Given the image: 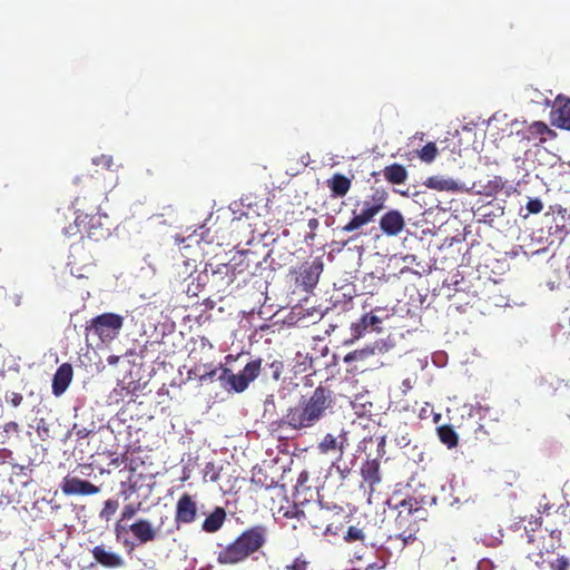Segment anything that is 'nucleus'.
<instances>
[{
	"mask_svg": "<svg viewBox=\"0 0 570 570\" xmlns=\"http://www.w3.org/2000/svg\"><path fill=\"white\" fill-rule=\"evenodd\" d=\"M389 194L384 188H374L371 195L361 203L362 208L357 213L353 210V216L347 224L341 227L343 233H355L363 226L374 220L375 216L384 209Z\"/></svg>",
	"mask_w": 570,
	"mask_h": 570,
	"instance_id": "20e7f679",
	"label": "nucleus"
},
{
	"mask_svg": "<svg viewBox=\"0 0 570 570\" xmlns=\"http://www.w3.org/2000/svg\"><path fill=\"white\" fill-rule=\"evenodd\" d=\"M557 137V132L552 130L543 121H532L527 125L522 131V139L528 141H535L543 144L548 140H552Z\"/></svg>",
	"mask_w": 570,
	"mask_h": 570,
	"instance_id": "f8f14e48",
	"label": "nucleus"
},
{
	"mask_svg": "<svg viewBox=\"0 0 570 570\" xmlns=\"http://www.w3.org/2000/svg\"><path fill=\"white\" fill-rule=\"evenodd\" d=\"M262 358L253 360L240 371L242 375L245 376L249 384L259 376L262 372Z\"/></svg>",
	"mask_w": 570,
	"mask_h": 570,
	"instance_id": "a878e982",
	"label": "nucleus"
},
{
	"mask_svg": "<svg viewBox=\"0 0 570 570\" xmlns=\"http://www.w3.org/2000/svg\"><path fill=\"white\" fill-rule=\"evenodd\" d=\"M525 208L528 213L523 217H528L529 214H539L543 209V203L539 198H529Z\"/></svg>",
	"mask_w": 570,
	"mask_h": 570,
	"instance_id": "e433bc0d",
	"label": "nucleus"
},
{
	"mask_svg": "<svg viewBox=\"0 0 570 570\" xmlns=\"http://www.w3.org/2000/svg\"><path fill=\"white\" fill-rule=\"evenodd\" d=\"M363 481L368 485L370 493H373L382 481L381 463L377 459H366L361 466Z\"/></svg>",
	"mask_w": 570,
	"mask_h": 570,
	"instance_id": "4468645a",
	"label": "nucleus"
},
{
	"mask_svg": "<svg viewBox=\"0 0 570 570\" xmlns=\"http://www.w3.org/2000/svg\"><path fill=\"white\" fill-rule=\"evenodd\" d=\"M269 529L265 524H255L225 546L217 553V562L222 566H234L244 562L252 554L261 551L268 541Z\"/></svg>",
	"mask_w": 570,
	"mask_h": 570,
	"instance_id": "7ed1b4c3",
	"label": "nucleus"
},
{
	"mask_svg": "<svg viewBox=\"0 0 570 570\" xmlns=\"http://www.w3.org/2000/svg\"><path fill=\"white\" fill-rule=\"evenodd\" d=\"M73 377V370L70 363H62L53 374L52 394L55 396L62 395L69 387Z\"/></svg>",
	"mask_w": 570,
	"mask_h": 570,
	"instance_id": "dca6fc26",
	"label": "nucleus"
},
{
	"mask_svg": "<svg viewBox=\"0 0 570 570\" xmlns=\"http://www.w3.org/2000/svg\"><path fill=\"white\" fill-rule=\"evenodd\" d=\"M145 464V462L140 459V458H129L128 460V470L131 472V473H135L136 471L139 470L140 466H142Z\"/></svg>",
	"mask_w": 570,
	"mask_h": 570,
	"instance_id": "a19ab883",
	"label": "nucleus"
},
{
	"mask_svg": "<svg viewBox=\"0 0 570 570\" xmlns=\"http://www.w3.org/2000/svg\"><path fill=\"white\" fill-rule=\"evenodd\" d=\"M330 511L327 509H324L323 507H315L312 510H308L307 512L303 510H296L294 515L298 519H302L304 522H306L311 528L315 530H322L325 529V533H336L335 531H332V525L327 524Z\"/></svg>",
	"mask_w": 570,
	"mask_h": 570,
	"instance_id": "1a4fd4ad",
	"label": "nucleus"
},
{
	"mask_svg": "<svg viewBox=\"0 0 570 570\" xmlns=\"http://www.w3.org/2000/svg\"><path fill=\"white\" fill-rule=\"evenodd\" d=\"M550 570H570V559L566 556H560L549 562Z\"/></svg>",
	"mask_w": 570,
	"mask_h": 570,
	"instance_id": "c9c22d12",
	"label": "nucleus"
},
{
	"mask_svg": "<svg viewBox=\"0 0 570 570\" xmlns=\"http://www.w3.org/2000/svg\"><path fill=\"white\" fill-rule=\"evenodd\" d=\"M266 380L277 382L284 372V362L281 358L269 356L265 366H262Z\"/></svg>",
	"mask_w": 570,
	"mask_h": 570,
	"instance_id": "5701e85b",
	"label": "nucleus"
},
{
	"mask_svg": "<svg viewBox=\"0 0 570 570\" xmlns=\"http://www.w3.org/2000/svg\"><path fill=\"white\" fill-rule=\"evenodd\" d=\"M362 317L367 328L376 330L377 325L381 323V320L371 313L364 314Z\"/></svg>",
	"mask_w": 570,
	"mask_h": 570,
	"instance_id": "ea45409f",
	"label": "nucleus"
},
{
	"mask_svg": "<svg viewBox=\"0 0 570 570\" xmlns=\"http://www.w3.org/2000/svg\"><path fill=\"white\" fill-rule=\"evenodd\" d=\"M307 480H308V472L307 471L301 472L297 478L296 488L304 487L305 483L307 482Z\"/></svg>",
	"mask_w": 570,
	"mask_h": 570,
	"instance_id": "de8ad7c7",
	"label": "nucleus"
},
{
	"mask_svg": "<svg viewBox=\"0 0 570 570\" xmlns=\"http://www.w3.org/2000/svg\"><path fill=\"white\" fill-rule=\"evenodd\" d=\"M439 154L438 147L434 142H428L422 149L417 150V155L423 163L431 164L434 161Z\"/></svg>",
	"mask_w": 570,
	"mask_h": 570,
	"instance_id": "cd10ccee",
	"label": "nucleus"
},
{
	"mask_svg": "<svg viewBox=\"0 0 570 570\" xmlns=\"http://www.w3.org/2000/svg\"><path fill=\"white\" fill-rule=\"evenodd\" d=\"M72 206L76 208L75 225L80 233H86L88 238L94 240H100L110 234L108 227H104L101 217L98 215L97 205L90 206V213H85L81 198L76 197L72 202Z\"/></svg>",
	"mask_w": 570,
	"mask_h": 570,
	"instance_id": "423d86ee",
	"label": "nucleus"
},
{
	"mask_svg": "<svg viewBox=\"0 0 570 570\" xmlns=\"http://www.w3.org/2000/svg\"><path fill=\"white\" fill-rule=\"evenodd\" d=\"M94 164L104 165L109 168L112 165V159L110 157L101 156L99 159H94Z\"/></svg>",
	"mask_w": 570,
	"mask_h": 570,
	"instance_id": "49530a36",
	"label": "nucleus"
},
{
	"mask_svg": "<svg viewBox=\"0 0 570 570\" xmlns=\"http://www.w3.org/2000/svg\"><path fill=\"white\" fill-rule=\"evenodd\" d=\"M119 528H120V525H119V523H118V524L116 525V531H117V532H118Z\"/></svg>",
	"mask_w": 570,
	"mask_h": 570,
	"instance_id": "4d7b16f0",
	"label": "nucleus"
},
{
	"mask_svg": "<svg viewBox=\"0 0 570 570\" xmlns=\"http://www.w3.org/2000/svg\"><path fill=\"white\" fill-rule=\"evenodd\" d=\"M326 186L331 191V197L343 198L352 187V179L343 174L335 173L326 180Z\"/></svg>",
	"mask_w": 570,
	"mask_h": 570,
	"instance_id": "6ab92c4d",
	"label": "nucleus"
},
{
	"mask_svg": "<svg viewBox=\"0 0 570 570\" xmlns=\"http://www.w3.org/2000/svg\"><path fill=\"white\" fill-rule=\"evenodd\" d=\"M60 489L66 495H94L100 491V489L91 482L70 475L62 479Z\"/></svg>",
	"mask_w": 570,
	"mask_h": 570,
	"instance_id": "9d476101",
	"label": "nucleus"
},
{
	"mask_svg": "<svg viewBox=\"0 0 570 570\" xmlns=\"http://www.w3.org/2000/svg\"><path fill=\"white\" fill-rule=\"evenodd\" d=\"M128 460H129V456H128V451H126L125 453H122L121 455H118V456H115L110 460V463L109 465L114 466V468H118L120 466L122 463H128Z\"/></svg>",
	"mask_w": 570,
	"mask_h": 570,
	"instance_id": "37998d69",
	"label": "nucleus"
},
{
	"mask_svg": "<svg viewBox=\"0 0 570 570\" xmlns=\"http://www.w3.org/2000/svg\"><path fill=\"white\" fill-rule=\"evenodd\" d=\"M197 502L189 493H183L176 503L175 522L177 528L180 524H190L197 520Z\"/></svg>",
	"mask_w": 570,
	"mask_h": 570,
	"instance_id": "6e6552de",
	"label": "nucleus"
},
{
	"mask_svg": "<svg viewBox=\"0 0 570 570\" xmlns=\"http://www.w3.org/2000/svg\"><path fill=\"white\" fill-rule=\"evenodd\" d=\"M318 219L317 218H311L307 223L308 228L311 229V234L306 235V239H313L315 234L314 232L318 228Z\"/></svg>",
	"mask_w": 570,
	"mask_h": 570,
	"instance_id": "c03bdc74",
	"label": "nucleus"
},
{
	"mask_svg": "<svg viewBox=\"0 0 570 570\" xmlns=\"http://www.w3.org/2000/svg\"><path fill=\"white\" fill-rule=\"evenodd\" d=\"M218 380L220 382H225L229 389L236 393L244 392L249 385L248 381L245 379V376L242 375L240 372L235 374L230 368L223 366L222 374L219 375Z\"/></svg>",
	"mask_w": 570,
	"mask_h": 570,
	"instance_id": "aec40b11",
	"label": "nucleus"
},
{
	"mask_svg": "<svg viewBox=\"0 0 570 570\" xmlns=\"http://www.w3.org/2000/svg\"><path fill=\"white\" fill-rule=\"evenodd\" d=\"M141 502L126 504L121 511V520L132 519L141 510Z\"/></svg>",
	"mask_w": 570,
	"mask_h": 570,
	"instance_id": "f704fd0d",
	"label": "nucleus"
},
{
	"mask_svg": "<svg viewBox=\"0 0 570 570\" xmlns=\"http://www.w3.org/2000/svg\"><path fill=\"white\" fill-rule=\"evenodd\" d=\"M253 484L259 485L264 489H271L275 485L273 478H268L262 469L254 471L252 476Z\"/></svg>",
	"mask_w": 570,
	"mask_h": 570,
	"instance_id": "c756f323",
	"label": "nucleus"
},
{
	"mask_svg": "<svg viewBox=\"0 0 570 570\" xmlns=\"http://www.w3.org/2000/svg\"><path fill=\"white\" fill-rule=\"evenodd\" d=\"M434 501L435 498L428 500L424 497L417 495H409L395 503H393V499L387 501L389 507L397 511L395 518L397 533L394 535V539L402 541V548L416 539L419 521L426 520L428 517L425 505ZM390 539L392 540L393 537H390Z\"/></svg>",
	"mask_w": 570,
	"mask_h": 570,
	"instance_id": "f03ea898",
	"label": "nucleus"
},
{
	"mask_svg": "<svg viewBox=\"0 0 570 570\" xmlns=\"http://www.w3.org/2000/svg\"><path fill=\"white\" fill-rule=\"evenodd\" d=\"M332 404V391L320 385L309 395H302L296 405L288 407L276 422L277 428L296 432L311 429L326 415Z\"/></svg>",
	"mask_w": 570,
	"mask_h": 570,
	"instance_id": "f257e3e1",
	"label": "nucleus"
},
{
	"mask_svg": "<svg viewBox=\"0 0 570 570\" xmlns=\"http://www.w3.org/2000/svg\"><path fill=\"white\" fill-rule=\"evenodd\" d=\"M405 227L403 215L396 210L391 209L385 213L380 219V228L387 236L399 235Z\"/></svg>",
	"mask_w": 570,
	"mask_h": 570,
	"instance_id": "ddd939ff",
	"label": "nucleus"
},
{
	"mask_svg": "<svg viewBox=\"0 0 570 570\" xmlns=\"http://www.w3.org/2000/svg\"><path fill=\"white\" fill-rule=\"evenodd\" d=\"M343 539L347 543H352V542H356V541L363 542L365 540V534L363 532V529L352 525V527H348V529L346 530V532L343 535Z\"/></svg>",
	"mask_w": 570,
	"mask_h": 570,
	"instance_id": "2f4dec72",
	"label": "nucleus"
},
{
	"mask_svg": "<svg viewBox=\"0 0 570 570\" xmlns=\"http://www.w3.org/2000/svg\"><path fill=\"white\" fill-rule=\"evenodd\" d=\"M226 511L222 507H216L204 520L202 529L207 533L217 532L226 521Z\"/></svg>",
	"mask_w": 570,
	"mask_h": 570,
	"instance_id": "412c9836",
	"label": "nucleus"
},
{
	"mask_svg": "<svg viewBox=\"0 0 570 570\" xmlns=\"http://www.w3.org/2000/svg\"><path fill=\"white\" fill-rule=\"evenodd\" d=\"M505 181L501 176H494L489 179L485 184L482 181L473 183L472 189L479 195L492 196L503 189Z\"/></svg>",
	"mask_w": 570,
	"mask_h": 570,
	"instance_id": "4be33fe9",
	"label": "nucleus"
},
{
	"mask_svg": "<svg viewBox=\"0 0 570 570\" xmlns=\"http://www.w3.org/2000/svg\"><path fill=\"white\" fill-rule=\"evenodd\" d=\"M424 186L438 191L458 193L466 190L463 184L454 180L451 177H445L441 175L428 177L426 180L424 181Z\"/></svg>",
	"mask_w": 570,
	"mask_h": 570,
	"instance_id": "f3484780",
	"label": "nucleus"
},
{
	"mask_svg": "<svg viewBox=\"0 0 570 570\" xmlns=\"http://www.w3.org/2000/svg\"><path fill=\"white\" fill-rule=\"evenodd\" d=\"M119 358L120 357L118 355H109L107 357V362H108L109 365H116V364H118Z\"/></svg>",
	"mask_w": 570,
	"mask_h": 570,
	"instance_id": "3c124183",
	"label": "nucleus"
},
{
	"mask_svg": "<svg viewBox=\"0 0 570 570\" xmlns=\"http://www.w3.org/2000/svg\"><path fill=\"white\" fill-rule=\"evenodd\" d=\"M385 444V436H383L379 443V446H384Z\"/></svg>",
	"mask_w": 570,
	"mask_h": 570,
	"instance_id": "6e6d98bb",
	"label": "nucleus"
},
{
	"mask_svg": "<svg viewBox=\"0 0 570 570\" xmlns=\"http://www.w3.org/2000/svg\"><path fill=\"white\" fill-rule=\"evenodd\" d=\"M120 487V494L125 500H128L134 493L138 491V482L132 480L131 476L128 478V481L121 482Z\"/></svg>",
	"mask_w": 570,
	"mask_h": 570,
	"instance_id": "473e14b6",
	"label": "nucleus"
},
{
	"mask_svg": "<svg viewBox=\"0 0 570 570\" xmlns=\"http://www.w3.org/2000/svg\"><path fill=\"white\" fill-rule=\"evenodd\" d=\"M336 449H340L341 453L343 452V446L337 443V439L333 435L327 433L323 440L318 443V451L323 454H326L331 451H334Z\"/></svg>",
	"mask_w": 570,
	"mask_h": 570,
	"instance_id": "bb28decb",
	"label": "nucleus"
},
{
	"mask_svg": "<svg viewBox=\"0 0 570 570\" xmlns=\"http://www.w3.org/2000/svg\"><path fill=\"white\" fill-rule=\"evenodd\" d=\"M73 431L76 433V435L79 438V439H85L89 435L90 431L87 430L86 428H82V429H77V425H73Z\"/></svg>",
	"mask_w": 570,
	"mask_h": 570,
	"instance_id": "09e8293b",
	"label": "nucleus"
},
{
	"mask_svg": "<svg viewBox=\"0 0 570 570\" xmlns=\"http://www.w3.org/2000/svg\"><path fill=\"white\" fill-rule=\"evenodd\" d=\"M129 530L140 544L148 543L157 538V531L147 519L137 520L129 525Z\"/></svg>",
	"mask_w": 570,
	"mask_h": 570,
	"instance_id": "a211bd4d",
	"label": "nucleus"
},
{
	"mask_svg": "<svg viewBox=\"0 0 570 570\" xmlns=\"http://www.w3.org/2000/svg\"><path fill=\"white\" fill-rule=\"evenodd\" d=\"M367 326L363 322V317L357 323H353L351 331L354 340H357L364 335V333L367 331Z\"/></svg>",
	"mask_w": 570,
	"mask_h": 570,
	"instance_id": "4c0bfd02",
	"label": "nucleus"
},
{
	"mask_svg": "<svg viewBox=\"0 0 570 570\" xmlns=\"http://www.w3.org/2000/svg\"><path fill=\"white\" fill-rule=\"evenodd\" d=\"M3 432L6 434H16L18 435L20 432V426L17 422L10 421L3 425Z\"/></svg>",
	"mask_w": 570,
	"mask_h": 570,
	"instance_id": "79ce46f5",
	"label": "nucleus"
},
{
	"mask_svg": "<svg viewBox=\"0 0 570 570\" xmlns=\"http://www.w3.org/2000/svg\"><path fill=\"white\" fill-rule=\"evenodd\" d=\"M217 373V368H213L208 372H205L200 375H198L200 382L212 381Z\"/></svg>",
	"mask_w": 570,
	"mask_h": 570,
	"instance_id": "a18cd8bd",
	"label": "nucleus"
},
{
	"mask_svg": "<svg viewBox=\"0 0 570 570\" xmlns=\"http://www.w3.org/2000/svg\"><path fill=\"white\" fill-rule=\"evenodd\" d=\"M385 179L391 184H403L407 178V171L404 166L400 164H392L386 166L383 170Z\"/></svg>",
	"mask_w": 570,
	"mask_h": 570,
	"instance_id": "b1692460",
	"label": "nucleus"
},
{
	"mask_svg": "<svg viewBox=\"0 0 570 570\" xmlns=\"http://www.w3.org/2000/svg\"><path fill=\"white\" fill-rule=\"evenodd\" d=\"M284 570H313L311 563L303 557L299 556L294 559L291 564L283 568Z\"/></svg>",
	"mask_w": 570,
	"mask_h": 570,
	"instance_id": "72a5a7b5",
	"label": "nucleus"
},
{
	"mask_svg": "<svg viewBox=\"0 0 570 570\" xmlns=\"http://www.w3.org/2000/svg\"><path fill=\"white\" fill-rule=\"evenodd\" d=\"M125 317L116 313H104L87 322L85 327L86 341L96 336L99 343H110L120 333Z\"/></svg>",
	"mask_w": 570,
	"mask_h": 570,
	"instance_id": "39448f33",
	"label": "nucleus"
},
{
	"mask_svg": "<svg viewBox=\"0 0 570 570\" xmlns=\"http://www.w3.org/2000/svg\"><path fill=\"white\" fill-rule=\"evenodd\" d=\"M550 537L556 540L557 542L561 541V531L560 530H551Z\"/></svg>",
	"mask_w": 570,
	"mask_h": 570,
	"instance_id": "8fccbe9b",
	"label": "nucleus"
},
{
	"mask_svg": "<svg viewBox=\"0 0 570 570\" xmlns=\"http://www.w3.org/2000/svg\"><path fill=\"white\" fill-rule=\"evenodd\" d=\"M218 479V474L214 473L212 476H210V481L215 482L217 481Z\"/></svg>",
	"mask_w": 570,
	"mask_h": 570,
	"instance_id": "5fc2aeb1",
	"label": "nucleus"
},
{
	"mask_svg": "<svg viewBox=\"0 0 570 570\" xmlns=\"http://www.w3.org/2000/svg\"><path fill=\"white\" fill-rule=\"evenodd\" d=\"M550 119L552 126L570 130V98L561 95L557 96L550 112Z\"/></svg>",
	"mask_w": 570,
	"mask_h": 570,
	"instance_id": "9b49d317",
	"label": "nucleus"
},
{
	"mask_svg": "<svg viewBox=\"0 0 570 570\" xmlns=\"http://www.w3.org/2000/svg\"><path fill=\"white\" fill-rule=\"evenodd\" d=\"M438 436L440 441L446 445L449 449L455 448L459 442V438L453 426L451 425H441L438 428Z\"/></svg>",
	"mask_w": 570,
	"mask_h": 570,
	"instance_id": "393cba45",
	"label": "nucleus"
},
{
	"mask_svg": "<svg viewBox=\"0 0 570 570\" xmlns=\"http://www.w3.org/2000/svg\"><path fill=\"white\" fill-rule=\"evenodd\" d=\"M323 269L324 264L321 257H316L311 262H304L296 271V285L306 293L312 292L317 285Z\"/></svg>",
	"mask_w": 570,
	"mask_h": 570,
	"instance_id": "0eeeda50",
	"label": "nucleus"
},
{
	"mask_svg": "<svg viewBox=\"0 0 570 570\" xmlns=\"http://www.w3.org/2000/svg\"><path fill=\"white\" fill-rule=\"evenodd\" d=\"M556 548H557V547L552 543V544H550L549 547H547V548L544 549V551H546L547 553H552V552H554Z\"/></svg>",
	"mask_w": 570,
	"mask_h": 570,
	"instance_id": "603ef678",
	"label": "nucleus"
},
{
	"mask_svg": "<svg viewBox=\"0 0 570 570\" xmlns=\"http://www.w3.org/2000/svg\"><path fill=\"white\" fill-rule=\"evenodd\" d=\"M360 235H361L360 233L354 234L353 236H351V237H350V239L346 242V244H347L348 242L355 240Z\"/></svg>",
	"mask_w": 570,
	"mask_h": 570,
	"instance_id": "864d4df0",
	"label": "nucleus"
},
{
	"mask_svg": "<svg viewBox=\"0 0 570 570\" xmlns=\"http://www.w3.org/2000/svg\"><path fill=\"white\" fill-rule=\"evenodd\" d=\"M4 400L11 406L18 407L21 405V403L23 401V396H22V394L17 393V392H8L4 395Z\"/></svg>",
	"mask_w": 570,
	"mask_h": 570,
	"instance_id": "58836bf2",
	"label": "nucleus"
},
{
	"mask_svg": "<svg viewBox=\"0 0 570 570\" xmlns=\"http://www.w3.org/2000/svg\"><path fill=\"white\" fill-rule=\"evenodd\" d=\"M373 354H374V348L373 347L355 350L353 352L347 353L344 356V363L350 364V363H353V362H356V361H364L365 358H367L368 356H371Z\"/></svg>",
	"mask_w": 570,
	"mask_h": 570,
	"instance_id": "c85d7f7f",
	"label": "nucleus"
},
{
	"mask_svg": "<svg viewBox=\"0 0 570 570\" xmlns=\"http://www.w3.org/2000/svg\"><path fill=\"white\" fill-rule=\"evenodd\" d=\"M118 508H119V503L117 500L108 499L107 501H105L104 508L99 512V518L101 520L109 521L111 519V517L116 513Z\"/></svg>",
	"mask_w": 570,
	"mask_h": 570,
	"instance_id": "7c9ffc66",
	"label": "nucleus"
},
{
	"mask_svg": "<svg viewBox=\"0 0 570 570\" xmlns=\"http://www.w3.org/2000/svg\"><path fill=\"white\" fill-rule=\"evenodd\" d=\"M91 554L96 562L105 568H120L124 566L122 557L104 544L96 546L91 550Z\"/></svg>",
	"mask_w": 570,
	"mask_h": 570,
	"instance_id": "2eb2a0df",
	"label": "nucleus"
}]
</instances>
